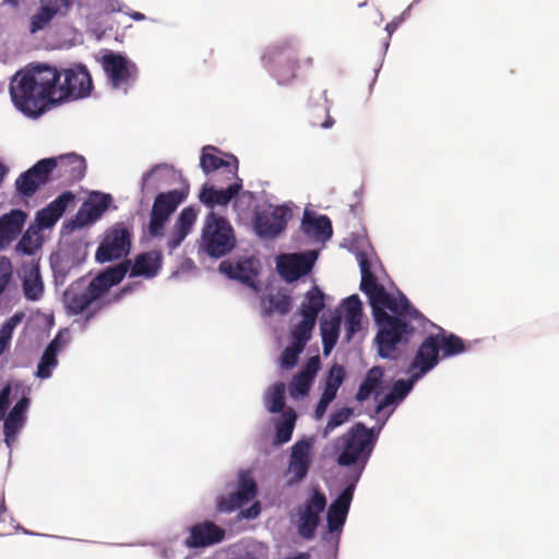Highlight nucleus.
Listing matches in <instances>:
<instances>
[{
	"instance_id": "nucleus-57",
	"label": "nucleus",
	"mask_w": 559,
	"mask_h": 559,
	"mask_svg": "<svg viewBox=\"0 0 559 559\" xmlns=\"http://www.w3.org/2000/svg\"><path fill=\"white\" fill-rule=\"evenodd\" d=\"M396 401L394 395L390 392L386 394L377 405L376 413L379 414L384 408H386L389 405L393 404Z\"/></svg>"
},
{
	"instance_id": "nucleus-43",
	"label": "nucleus",
	"mask_w": 559,
	"mask_h": 559,
	"mask_svg": "<svg viewBox=\"0 0 559 559\" xmlns=\"http://www.w3.org/2000/svg\"><path fill=\"white\" fill-rule=\"evenodd\" d=\"M245 503L235 492L226 497H221L217 501V510L219 512L231 513Z\"/></svg>"
},
{
	"instance_id": "nucleus-9",
	"label": "nucleus",
	"mask_w": 559,
	"mask_h": 559,
	"mask_svg": "<svg viewBox=\"0 0 559 559\" xmlns=\"http://www.w3.org/2000/svg\"><path fill=\"white\" fill-rule=\"evenodd\" d=\"M102 67L112 88H124L139 76L136 64L121 53L109 51L102 57Z\"/></svg>"
},
{
	"instance_id": "nucleus-10",
	"label": "nucleus",
	"mask_w": 559,
	"mask_h": 559,
	"mask_svg": "<svg viewBox=\"0 0 559 559\" xmlns=\"http://www.w3.org/2000/svg\"><path fill=\"white\" fill-rule=\"evenodd\" d=\"M185 198V193L180 190L160 192L156 195L150 215L148 231L151 236L158 237L163 235L164 226L169 219V216L176 211Z\"/></svg>"
},
{
	"instance_id": "nucleus-34",
	"label": "nucleus",
	"mask_w": 559,
	"mask_h": 559,
	"mask_svg": "<svg viewBox=\"0 0 559 559\" xmlns=\"http://www.w3.org/2000/svg\"><path fill=\"white\" fill-rule=\"evenodd\" d=\"M296 418V413L293 409H289L283 414L282 419L275 426L276 444L281 445L287 443L292 439Z\"/></svg>"
},
{
	"instance_id": "nucleus-35",
	"label": "nucleus",
	"mask_w": 559,
	"mask_h": 559,
	"mask_svg": "<svg viewBox=\"0 0 559 559\" xmlns=\"http://www.w3.org/2000/svg\"><path fill=\"white\" fill-rule=\"evenodd\" d=\"M264 403L270 413H280L285 406V384L277 382L265 394Z\"/></svg>"
},
{
	"instance_id": "nucleus-46",
	"label": "nucleus",
	"mask_w": 559,
	"mask_h": 559,
	"mask_svg": "<svg viewBox=\"0 0 559 559\" xmlns=\"http://www.w3.org/2000/svg\"><path fill=\"white\" fill-rule=\"evenodd\" d=\"M345 318L347 317H362V305L358 295H352L343 301Z\"/></svg>"
},
{
	"instance_id": "nucleus-49",
	"label": "nucleus",
	"mask_w": 559,
	"mask_h": 559,
	"mask_svg": "<svg viewBox=\"0 0 559 559\" xmlns=\"http://www.w3.org/2000/svg\"><path fill=\"white\" fill-rule=\"evenodd\" d=\"M12 278V265L5 258L0 259V295L7 289Z\"/></svg>"
},
{
	"instance_id": "nucleus-8",
	"label": "nucleus",
	"mask_w": 559,
	"mask_h": 559,
	"mask_svg": "<svg viewBox=\"0 0 559 559\" xmlns=\"http://www.w3.org/2000/svg\"><path fill=\"white\" fill-rule=\"evenodd\" d=\"M373 443L372 431L364 424L354 425L344 437V450L337 457L341 466H349L359 461L366 462Z\"/></svg>"
},
{
	"instance_id": "nucleus-17",
	"label": "nucleus",
	"mask_w": 559,
	"mask_h": 559,
	"mask_svg": "<svg viewBox=\"0 0 559 559\" xmlns=\"http://www.w3.org/2000/svg\"><path fill=\"white\" fill-rule=\"evenodd\" d=\"M51 182L47 175L43 159L35 163L29 169L22 173L15 180V190L22 198L33 197L37 190Z\"/></svg>"
},
{
	"instance_id": "nucleus-2",
	"label": "nucleus",
	"mask_w": 559,
	"mask_h": 559,
	"mask_svg": "<svg viewBox=\"0 0 559 559\" xmlns=\"http://www.w3.org/2000/svg\"><path fill=\"white\" fill-rule=\"evenodd\" d=\"M360 290L369 298L374 323L378 326L376 343L380 357L397 359L400 346L409 344L415 328L409 320H419L421 313L414 308L406 296L395 297L377 282L367 259L360 260Z\"/></svg>"
},
{
	"instance_id": "nucleus-53",
	"label": "nucleus",
	"mask_w": 559,
	"mask_h": 559,
	"mask_svg": "<svg viewBox=\"0 0 559 559\" xmlns=\"http://www.w3.org/2000/svg\"><path fill=\"white\" fill-rule=\"evenodd\" d=\"M16 249L25 254H33L36 246L33 245V237L28 233L24 234L17 242Z\"/></svg>"
},
{
	"instance_id": "nucleus-13",
	"label": "nucleus",
	"mask_w": 559,
	"mask_h": 559,
	"mask_svg": "<svg viewBox=\"0 0 559 559\" xmlns=\"http://www.w3.org/2000/svg\"><path fill=\"white\" fill-rule=\"evenodd\" d=\"M437 337L435 334H431L419 345L408 368L413 380H418L438 365L441 355Z\"/></svg>"
},
{
	"instance_id": "nucleus-3",
	"label": "nucleus",
	"mask_w": 559,
	"mask_h": 559,
	"mask_svg": "<svg viewBox=\"0 0 559 559\" xmlns=\"http://www.w3.org/2000/svg\"><path fill=\"white\" fill-rule=\"evenodd\" d=\"M130 261H124L109 267L95 276L88 284L84 277L72 283L64 292L63 299L71 314H80L88 309L96 300L114 285L119 284L129 270Z\"/></svg>"
},
{
	"instance_id": "nucleus-18",
	"label": "nucleus",
	"mask_w": 559,
	"mask_h": 559,
	"mask_svg": "<svg viewBox=\"0 0 559 559\" xmlns=\"http://www.w3.org/2000/svg\"><path fill=\"white\" fill-rule=\"evenodd\" d=\"M218 269L227 277L237 280L254 290L259 289L255 282V278L259 275V269L254 259L247 258L239 260L236 263L225 260L221 262Z\"/></svg>"
},
{
	"instance_id": "nucleus-61",
	"label": "nucleus",
	"mask_w": 559,
	"mask_h": 559,
	"mask_svg": "<svg viewBox=\"0 0 559 559\" xmlns=\"http://www.w3.org/2000/svg\"><path fill=\"white\" fill-rule=\"evenodd\" d=\"M261 507L259 502L253 503L250 508L242 511V515L247 519H254L259 515Z\"/></svg>"
},
{
	"instance_id": "nucleus-56",
	"label": "nucleus",
	"mask_w": 559,
	"mask_h": 559,
	"mask_svg": "<svg viewBox=\"0 0 559 559\" xmlns=\"http://www.w3.org/2000/svg\"><path fill=\"white\" fill-rule=\"evenodd\" d=\"M362 317H347L345 318L347 324H348V332L349 334H354L360 330V323H361Z\"/></svg>"
},
{
	"instance_id": "nucleus-64",
	"label": "nucleus",
	"mask_w": 559,
	"mask_h": 559,
	"mask_svg": "<svg viewBox=\"0 0 559 559\" xmlns=\"http://www.w3.org/2000/svg\"><path fill=\"white\" fill-rule=\"evenodd\" d=\"M334 123V120L331 117H328V119L322 123L323 128H331Z\"/></svg>"
},
{
	"instance_id": "nucleus-51",
	"label": "nucleus",
	"mask_w": 559,
	"mask_h": 559,
	"mask_svg": "<svg viewBox=\"0 0 559 559\" xmlns=\"http://www.w3.org/2000/svg\"><path fill=\"white\" fill-rule=\"evenodd\" d=\"M11 391L12 386L10 384L4 385L0 391V420H3L7 416L10 406Z\"/></svg>"
},
{
	"instance_id": "nucleus-58",
	"label": "nucleus",
	"mask_w": 559,
	"mask_h": 559,
	"mask_svg": "<svg viewBox=\"0 0 559 559\" xmlns=\"http://www.w3.org/2000/svg\"><path fill=\"white\" fill-rule=\"evenodd\" d=\"M22 318L23 313H15L10 319H8L2 326L5 328L7 330L9 328V331L13 333L14 329L21 322Z\"/></svg>"
},
{
	"instance_id": "nucleus-59",
	"label": "nucleus",
	"mask_w": 559,
	"mask_h": 559,
	"mask_svg": "<svg viewBox=\"0 0 559 559\" xmlns=\"http://www.w3.org/2000/svg\"><path fill=\"white\" fill-rule=\"evenodd\" d=\"M66 343H67V340L64 338L63 333L59 332L55 336V338L48 344V346L55 345V353L58 355Z\"/></svg>"
},
{
	"instance_id": "nucleus-7",
	"label": "nucleus",
	"mask_w": 559,
	"mask_h": 559,
	"mask_svg": "<svg viewBox=\"0 0 559 559\" xmlns=\"http://www.w3.org/2000/svg\"><path fill=\"white\" fill-rule=\"evenodd\" d=\"M43 162L50 181L57 180L63 187L72 186L85 176V158L75 153L43 158Z\"/></svg>"
},
{
	"instance_id": "nucleus-19",
	"label": "nucleus",
	"mask_w": 559,
	"mask_h": 559,
	"mask_svg": "<svg viewBox=\"0 0 559 559\" xmlns=\"http://www.w3.org/2000/svg\"><path fill=\"white\" fill-rule=\"evenodd\" d=\"M226 189H216L214 186L204 185L200 191L199 200L205 206H226L242 189V179L236 178Z\"/></svg>"
},
{
	"instance_id": "nucleus-5",
	"label": "nucleus",
	"mask_w": 559,
	"mask_h": 559,
	"mask_svg": "<svg viewBox=\"0 0 559 559\" xmlns=\"http://www.w3.org/2000/svg\"><path fill=\"white\" fill-rule=\"evenodd\" d=\"M201 239L203 250L213 258L226 255L236 245L230 223L214 211H211L204 219Z\"/></svg>"
},
{
	"instance_id": "nucleus-40",
	"label": "nucleus",
	"mask_w": 559,
	"mask_h": 559,
	"mask_svg": "<svg viewBox=\"0 0 559 559\" xmlns=\"http://www.w3.org/2000/svg\"><path fill=\"white\" fill-rule=\"evenodd\" d=\"M103 214L98 212L93 205L85 201L74 218L71 221L74 228H81L90 223L97 221Z\"/></svg>"
},
{
	"instance_id": "nucleus-30",
	"label": "nucleus",
	"mask_w": 559,
	"mask_h": 559,
	"mask_svg": "<svg viewBox=\"0 0 559 559\" xmlns=\"http://www.w3.org/2000/svg\"><path fill=\"white\" fill-rule=\"evenodd\" d=\"M301 226L306 234H313L318 237L330 238L333 234L331 221L325 215L314 216L305 212Z\"/></svg>"
},
{
	"instance_id": "nucleus-50",
	"label": "nucleus",
	"mask_w": 559,
	"mask_h": 559,
	"mask_svg": "<svg viewBox=\"0 0 559 559\" xmlns=\"http://www.w3.org/2000/svg\"><path fill=\"white\" fill-rule=\"evenodd\" d=\"M344 378H345L344 367L335 364L330 368L325 383L329 385L340 388L344 381Z\"/></svg>"
},
{
	"instance_id": "nucleus-22",
	"label": "nucleus",
	"mask_w": 559,
	"mask_h": 559,
	"mask_svg": "<svg viewBox=\"0 0 559 559\" xmlns=\"http://www.w3.org/2000/svg\"><path fill=\"white\" fill-rule=\"evenodd\" d=\"M354 489L355 485L349 484L330 504L326 514L328 527L330 532H335L343 527L349 511L350 502L353 500Z\"/></svg>"
},
{
	"instance_id": "nucleus-62",
	"label": "nucleus",
	"mask_w": 559,
	"mask_h": 559,
	"mask_svg": "<svg viewBox=\"0 0 559 559\" xmlns=\"http://www.w3.org/2000/svg\"><path fill=\"white\" fill-rule=\"evenodd\" d=\"M330 403L331 402H328L326 400L320 397V401L318 402L316 411H314V415H316L317 419L322 418V416L326 412V408H328Z\"/></svg>"
},
{
	"instance_id": "nucleus-16",
	"label": "nucleus",
	"mask_w": 559,
	"mask_h": 559,
	"mask_svg": "<svg viewBox=\"0 0 559 559\" xmlns=\"http://www.w3.org/2000/svg\"><path fill=\"white\" fill-rule=\"evenodd\" d=\"M325 496L316 490L311 499L306 503L305 510L299 516L298 533L302 538L311 539L314 537V533L320 521V513L325 509Z\"/></svg>"
},
{
	"instance_id": "nucleus-11",
	"label": "nucleus",
	"mask_w": 559,
	"mask_h": 559,
	"mask_svg": "<svg viewBox=\"0 0 559 559\" xmlns=\"http://www.w3.org/2000/svg\"><path fill=\"white\" fill-rule=\"evenodd\" d=\"M290 216V210L285 205L258 212L254 217V230L260 238L273 239L285 230Z\"/></svg>"
},
{
	"instance_id": "nucleus-36",
	"label": "nucleus",
	"mask_w": 559,
	"mask_h": 559,
	"mask_svg": "<svg viewBox=\"0 0 559 559\" xmlns=\"http://www.w3.org/2000/svg\"><path fill=\"white\" fill-rule=\"evenodd\" d=\"M320 329L322 335L323 352L324 354H329L330 350L335 346L338 338L340 319L334 318L331 321H323Z\"/></svg>"
},
{
	"instance_id": "nucleus-14",
	"label": "nucleus",
	"mask_w": 559,
	"mask_h": 559,
	"mask_svg": "<svg viewBox=\"0 0 559 559\" xmlns=\"http://www.w3.org/2000/svg\"><path fill=\"white\" fill-rule=\"evenodd\" d=\"M311 465V444L308 441H298L292 447L288 467L285 475L289 486L302 481Z\"/></svg>"
},
{
	"instance_id": "nucleus-1",
	"label": "nucleus",
	"mask_w": 559,
	"mask_h": 559,
	"mask_svg": "<svg viewBox=\"0 0 559 559\" xmlns=\"http://www.w3.org/2000/svg\"><path fill=\"white\" fill-rule=\"evenodd\" d=\"M92 76L84 64L58 70L37 64L19 70L10 82L14 106L29 117H39L51 106L90 96Z\"/></svg>"
},
{
	"instance_id": "nucleus-48",
	"label": "nucleus",
	"mask_w": 559,
	"mask_h": 559,
	"mask_svg": "<svg viewBox=\"0 0 559 559\" xmlns=\"http://www.w3.org/2000/svg\"><path fill=\"white\" fill-rule=\"evenodd\" d=\"M75 195L71 191H64L58 195L49 205L59 214L61 217L69 204L74 201Z\"/></svg>"
},
{
	"instance_id": "nucleus-20",
	"label": "nucleus",
	"mask_w": 559,
	"mask_h": 559,
	"mask_svg": "<svg viewBox=\"0 0 559 559\" xmlns=\"http://www.w3.org/2000/svg\"><path fill=\"white\" fill-rule=\"evenodd\" d=\"M210 151L219 152L216 147L212 145L203 147L200 157V166L205 175H209L219 168H224V173L226 174L227 180L239 178L237 157L230 155L229 158L231 160H226L215 154L210 153Z\"/></svg>"
},
{
	"instance_id": "nucleus-38",
	"label": "nucleus",
	"mask_w": 559,
	"mask_h": 559,
	"mask_svg": "<svg viewBox=\"0 0 559 559\" xmlns=\"http://www.w3.org/2000/svg\"><path fill=\"white\" fill-rule=\"evenodd\" d=\"M316 323L302 319L293 330H292V344L297 345V347H301L305 349L307 343L311 338L312 330Z\"/></svg>"
},
{
	"instance_id": "nucleus-27",
	"label": "nucleus",
	"mask_w": 559,
	"mask_h": 559,
	"mask_svg": "<svg viewBox=\"0 0 559 559\" xmlns=\"http://www.w3.org/2000/svg\"><path fill=\"white\" fill-rule=\"evenodd\" d=\"M324 308V294L318 286H313L306 293L305 301L300 306L302 319L317 322L319 312Z\"/></svg>"
},
{
	"instance_id": "nucleus-52",
	"label": "nucleus",
	"mask_w": 559,
	"mask_h": 559,
	"mask_svg": "<svg viewBox=\"0 0 559 559\" xmlns=\"http://www.w3.org/2000/svg\"><path fill=\"white\" fill-rule=\"evenodd\" d=\"M412 389V382L399 380L393 384L391 393L396 400H403Z\"/></svg>"
},
{
	"instance_id": "nucleus-47",
	"label": "nucleus",
	"mask_w": 559,
	"mask_h": 559,
	"mask_svg": "<svg viewBox=\"0 0 559 559\" xmlns=\"http://www.w3.org/2000/svg\"><path fill=\"white\" fill-rule=\"evenodd\" d=\"M87 202L104 214L110 206L112 197L108 193L95 192L88 198Z\"/></svg>"
},
{
	"instance_id": "nucleus-42",
	"label": "nucleus",
	"mask_w": 559,
	"mask_h": 559,
	"mask_svg": "<svg viewBox=\"0 0 559 559\" xmlns=\"http://www.w3.org/2000/svg\"><path fill=\"white\" fill-rule=\"evenodd\" d=\"M352 414H353V409L349 407H343V408L334 412L331 415V417L325 426L324 435L326 436L329 432L333 431L336 427L346 423L349 419V417L352 416Z\"/></svg>"
},
{
	"instance_id": "nucleus-21",
	"label": "nucleus",
	"mask_w": 559,
	"mask_h": 559,
	"mask_svg": "<svg viewBox=\"0 0 559 559\" xmlns=\"http://www.w3.org/2000/svg\"><path fill=\"white\" fill-rule=\"evenodd\" d=\"M225 537V531L213 522L205 521L190 528L186 546L190 548L206 547L219 543Z\"/></svg>"
},
{
	"instance_id": "nucleus-60",
	"label": "nucleus",
	"mask_w": 559,
	"mask_h": 559,
	"mask_svg": "<svg viewBox=\"0 0 559 559\" xmlns=\"http://www.w3.org/2000/svg\"><path fill=\"white\" fill-rule=\"evenodd\" d=\"M337 391L338 388L325 383L321 397L328 402H332L336 397Z\"/></svg>"
},
{
	"instance_id": "nucleus-41",
	"label": "nucleus",
	"mask_w": 559,
	"mask_h": 559,
	"mask_svg": "<svg viewBox=\"0 0 559 559\" xmlns=\"http://www.w3.org/2000/svg\"><path fill=\"white\" fill-rule=\"evenodd\" d=\"M312 380L299 372L292 379L290 395L294 397L305 396L308 394Z\"/></svg>"
},
{
	"instance_id": "nucleus-23",
	"label": "nucleus",
	"mask_w": 559,
	"mask_h": 559,
	"mask_svg": "<svg viewBox=\"0 0 559 559\" xmlns=\"http://www.w3.org/2000/svg\"><path fill=\"white\" fill-rule=\"evenodd\" d=\"M197 217L198 210L194 206L190 205L181 210L175 223L174 230L168 238L167 246L170 250L179 247L185 238L190 234Z\"/></svg>"
},
{
	"instance_id": "nucleus-63",
	"label": "nucleus",
	"mask_w": 559,
	"mask_h": 559,
	"mask_svg": "<svg viewBox=\"0 0 559 559\" xmlns=\"http://www.w3.org/2000/svg\"><path fill=\"white\" fill-rule=\"evenodd\" d=\"M3 2L10 4L13 8H19L21 0H3Z\"/></svg>"
},
{
	"instance_id": "nucleus-33",
	"label": "nucleus",
	"mask_w": 559,
	"mask_h": 559,
	"mask_svg": "<svg viewBox=\"0 0 559 559\" xmlns=\"http://www.w3.org/2000/svg\"><path fill=\"white\" fill-rule=\"evenodd\" d=\"M438 336V346L440 349L441 358L456 356L466 350L464 341L455 334H447L444 331L435 334Z\"/></svg>"
},
{
	"instance_id": "nucleus-29",
	"label": "nucleus",
	"mask_w": 559,
	"mask_h": 559,
	"mask_svg": "<svg viewBox=\"0 0 559 559\" xmlns=\"http://www.w3.org/2000/svg\"><path fill=\"white\" fill-rule=\"evenodd\" d=\"M263 314L270 317L274 313L287 314L292 309V298L288 294L277 292L261 299Z\"/></svg>"
},
{
	"instance_id": "nucleus-39",
	"label": "nucleus",
	"mask_w": 559,
	"mask_h": 559,
	"mask_svg": "<svg viewBox=\"0 0 559 559\" xmlns=\"http://www.w3.org/2000/svg\"><path fill=\"white\" fill-rule=\"evenodd\" d=\"M58 365L55 345L47 346L37 367V377L48 379L51 377L52 369Z\"/></svg>"
},
{
	"instance_id": "nucleus-45",
	"label": "nucleus",
	"mask_w": 559,
	"mask_h": 559,
	"mask_svg": "<svg viewBox=\"0 0 559 559\" xmlns=\"http://www.w3.org/2000/svg\"><path fill=\"white\" fill-rule=\"evenodd\" d=\"M59 218V214L49 204L38 211L36 216L38 225L43 228L53 226Z\"/></svg>"
},
{
	"instance_id": "nucleus-25",
	"label": "nucleus",
	"mask_w": 559,
	"mask_h": 559,
	"mask_svg": "<svg viewBox=\"0 0 559 559\" xmlns=\"http://www.w3.org/2000/svg\"><path fill=\"white\" fill-rule=\"evenodd\" d=\"M162 267V253L152 250L140 253L135 257L134 263L130 271L131 277L144 276L152 278L157 275Z\"/></svg>"
},
{
	"instance_id": "nucleus-4",
	"label": "nucleus",
	"mask_w": 559,
	"mask_h": 559,
	"mask_svg": "<svg viewBox=\"0 0 559 559\" xmlns=\"http://www.w3.org/2000/svg\"><path fill=\"white\" fill-rule=\"evenodd\" d=\"M262 63L278 84L290 83L304 66H311L312 59H300L296 45L288 39L280 40L266 48Z\"/></svg>"
},
{
	"instance_id": "nucleus-6",
	"label": "nucleus",
	"mask_w": 559,
	"mask_h": 559,
	"mask_svg": "<svg viewBox=\"0 0 559 559\" xmlns=\"http://www.w3.org/2000/svg\"><path fill=\"white\" fill-rule=\"evenodd\" d=\"M132 243V230L123 222L115 223L106 229L96 250L95 259L98 263L112 262L127 257Z\"/></svg>"
},
{
	"instance_id": "nucleus-31",
	"label": "nucleus",
	"mask_w": 559,
	"mask_h": 559,
	"mask_svg": "<svg viewBox=\"0 0 559 559\" xmlns=\"http://www.w3.org/2000/svg\"><path fill=\"white\" fill-rule=\"evenodd\" d=\"M383 371L380 367H372L366 374L362 383L360 384L356 394V400L364 402L372 394L378 395V390L381 388Z\"/></svg>"
},
{
	"instance_id": "nucleus-12",
	"label": "nucleus",
	"mask_w": 559,
	"mask_h": 559,
	"mask_svg": "<svg viewBox=\"0 0 559 559\" xmlns=\"http://www.w3.org/2000/svg\"><path fill=\"white\" fill-rule=\"evenodd\" d=\"M316 260V251L281 254L277 258L276 267L285 282L293 283L310 273Z\"/></svg>"
},
{
	"instance_id": "nucleus-55",
	"label": "nucleus",
	"mask_w": 559,
	"mask_h": 559,
	"mask_svg": "<svg viewBox=\"0 0 559 559\" xmlns=\"http://www.w3.org/2000/svg\"><path fill=\"white\" fill-rule=\"evenodd\" d=\"M12 332L7 330L5 328H1L0 330V356L5 352L9 347L10 341L12 338Z\"/></svg>"
},
{
	"instance_id": "nucleus-24",
	"label": "nucleus",
	"mask_w": 559,
	"mask_h": 559,
	"mask_svg": "<svg viewBox=\"0 0 559 559\" xmlns=\"http://www.w3.org/2000/svg\"><path fill=\"white\" fill-rule=\"evenodd\" d=\"M26 218L27 214L22 210H11L0 217V248L21 234Z\"/></svg>"
},
{
	"instance_id": "nucleus-54",
	"label": "nucleus",
	"mask_w": 559,
	"mask_h": 559,
	"mask_svg": "<svg viewBox=\"0 0 559 559\" xmlns=\"http://www.w3.org/2000/svg\"><path fill=\"white\" fill-rule=\"evenodd\" d=\"M319 368H320V358L318 356H314L308 360L305 369L300 372L313 381Z\"/></svg>"
},
{
	"instance_id": "nucleus-32",
	"label": "nucleus",
	"mask_w": 559,
	"mask_h": 559,
	"mask_svg": "<svg viewBox=\"0 0 559 559\" xmlns=\"http://www.w3.org/2000/svg\"><path fill=\"white\" fill-rule=\"evenodd\" d=\"M23 290L25 297L29 300H37L41 297L44 285L40 278L38 264H32L25 271Z\"/></svg>"
},
{
	"instance_id": "nucleus-26",
	"label": "nucleus",
	"mask_w": 559,
	"mask_h": 559,
	"mask_svg": "<svg viewBox=\"0 0 559 559\" xmlns=\"http://www.w3.org/2000/svg\"><path fill=\"white\" fill-rule=\"evenodd\" d=\"M29 406V399L22 396L20 401L13 406L10 413L5 416L3 424V432L5 441L9 443L10 439H14L20 429L24 425L25 413Z\"/></svg>"
},
{
	"instance_id": "nucleus-15",
	"label": "nucleus",
	"mask_w": 559,
	"mask_h": 559,
	"mask_svg": "<svg viewBox=\"0 0 559 559\" xmlns=\"http://www.w3.org/2000/svg\"><path fill=\"white\" fill-rule=\"evenodd\" d=\"M70 4L71 0H39V7L29 20V33L44 31L57 15L66 16Z\"/></svg>"
},
{
	"instance_id": "nucleus-37",
	"label": "nucleus",
	"mask_w": 559,
	"mask_h": 559,
	"mask_svg": "<svg viewBox=\"0 0 559 559\" xmlns=\"http://www.w3.org/2000/svg\"><path fill=\"white\" fill-rule=\"evenodd\" d=\"M258 488L254 479L250 472L243 471L239 475L238 488L235 493L241 498L243 503L251 501L257 495Z\"/></svg>"
},
{
	"instance_id": "nucleus-44",
	"label": "nucleus",
	"mask_w": 559,
	"mask_h": 559,
	"mask_svg": "<svg viewBox=\"0 0 559 559\" xmlns=\"http://www.w3.org/2000/svg\"><path fill=\"white\" fill-rule=\"evenodd\" d=\"M304 348L297 347V345L292 344L286 347L281 355V365L285 369H292L296 366L298 361L299 355L302 353Z\"/></svg>"
},
{
	"instance_id": "nucleus-28",
	"label": "nucleus",
	"mask_w": 559,
	"mask_h": 559,
	"mask_svg": "<svg viewBox=\"0 0 559 559\" xmlns=\"http://www.w3.org/2000/svg\"><path fill=\"white\" fill-rule=\"evenodd\" d=\"M81 260L72 252H62L51 257V269L57 283L63 284L68 275L74 270Z\"/></svg>"
}]
</instances>
